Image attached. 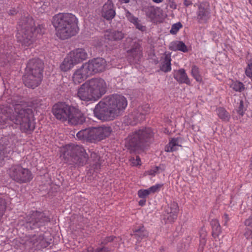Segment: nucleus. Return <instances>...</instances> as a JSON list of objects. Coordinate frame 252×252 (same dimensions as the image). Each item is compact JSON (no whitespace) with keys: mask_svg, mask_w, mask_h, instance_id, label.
<instances>
[{"mask_svg":"<svg viewBox=\"0 0 252 252\" xmlns=\"http://www.w3.org/2000/svg\"><path fill=\"white\" fill-rule=\"evenodd\" d=\"M206 239H200V245L202 247L206 244Z\"/></svg>","mask_w":252,"mask_h":252,"instance_id":"nucleus-54","label":"nucleus"},{"mask_svg":"<svg viewBox=\"0 0 252 252\" xmlns=\"http://www.w3.org/2000/svg\"><path fill=\"white\" fill-rule=\"evenodd\" d=\"M52 24L55 29L56 35L61 39H68L77 33L78 19L71 13H59L55 15Z\"/></svg>","mask_w":252,"mask_h":252,"instance_id":"nucleus-2","label":"nucleus"},{"mask_svg":"<svg viewBox=\"0 0 252 252\" xmlns=\"http://www.w3.org/2000/svg\"><path fill=\"white\" fill-rule=\"evenodd\" d=\"M8 13L9 15L14 16L17 14V11L15 8H12L10 9Z\"/></svg>","mask_w":252,"mask_h":252,"instance_id":"nucleus-52","label":"nucleus"},{"mask_svg":"<svg viewBox=\"0 0 252 252\" xmlns=\"http://www.w3.org/2000/svg\"><path fill=\"white\" fill-rule=\"evenodd\" d=\"M76 64L74 63L72 59L69 55L66 57L60 65V68L63 71H67L72 68Z\"/></svg>","mask_w":252,"mask_h":252,"instance_id":"nucleus-29","label":"nucleus"},{"mask_svg":"<svg viewBox=\"0 0 252 252\" xmlns=\"http://www.w3.org/2000/svg\"><path fill=\"white\" fill-rule=\"evenodd\" d=\"M160 169L161 170V167L160 166H156L154 168V169H153L150 171H148V172L149 175H155V174L156 173L158 172V171Z\"/></svg>","mask_w":252,"mask_h":252,"instance_id":"nucleus-46","label":"nucleus"},{"mask_svg":"<svg viewBox=\"0 0 252 252\" xmlns=\"http://www.w3.org/2000/svg\"><path fill=\"white\" fill-rule=\"evenodd\" d=\"M94 113L98 119L105 122L113 121L120 116L104 99L95 106Z\"/></svg>","mask_w":252,"mask_h":252,"instance_id":"nucleus-9","label":"nucleus"},{"mask_svg":"<svg viewBox=\"0 0 252 252\" xmlns=\"http://www.w3.org/2000/svg\"><path fill=\"white\" fill-rule=\"evenodd\" d=\"M112 131L110 126L91 127L80 130L76 136L80 140L95 142L108 137Z\"/></svg>","mask_w":252,"mask_h":252,"instance_id":"nucleus-6","label":"nucleus"},{"mask_svg":"<svg viewBox=\"0 0 252 252\" xmlns=\"http://www.w3.org/2000/svg\"><path fill=\"white\" fill-rule=\"evenodd\" d=\"M249 219H250L251 220H252V215L250 216Z\"/></svg>","mask_w":252,"mask_h":252,"instance_id":"nucleus-59","label":"nucleus"},{"mask_svg":"<svg viewBox=\"0 0 252 252\" xmlns=\"http://www.w3.org/2000/svg\"><path fill=\"white\" fill-rule=\"evenodd\" d=\"M212 226V235L214 238L218 237L221 233V227L217 220H212L211 221Z\"/></svg>","mask_w":252,"mask_h":252,"instance_id":"nucleus-31","label":"nucleus"},{"mask_svg":"<svg viewBox=\"0 0 252 252\" xmlns=\"http://www.w3.org/2000/svg\"><path fill=\"white\" fill-rule=\"evenodd\" d=\"M88 81L96 100L100 98L106 93L107 85L106 82L103 79L100 78H94Z\"/></svg>","mask_w":252,"mask_h":252,"instance_id":"nucleus-13","label":"nucleus"},{"mask_svg":"<svg viewBox=\"0 0 252 252\" xmlns=\"http://www.w3.org/2000/svg\"><path fill=\"white\" fill-rule=\"evenodd\" d=\"M104 99L119 116L122 114L127 105L126 98L120 94H113Z\"/></svg>","mask_w":252,"mask_h":252,"instance_id":"nucleus-10","label":"nucleus"},{"mask_svg":"<svg viewBox=\"0 0 252 252\" xmlns=\"http://www.w3.org/2000/svg\"><path fill=\"white\" fill-rule=\"evenodd\" d=\"M184 4L186 7H188L189 5H191L192 4V1L191 0H184Z\"/></svg>","mask_w":252,"mask_h":252,"instance_id":"nucleus-51","label":"nucleus"},{"mask_svg":"<svg viewBox=\"0 0 252 252\" xmlns=\"http://www.w3.org/2000/svg\"><path fill=\"white\" fill-rule=\"evenodd\" d=\"M150 105L146 104L138 107L137 111L140 115H146L150 112Z\"/></svg>","mask_w":252,"mask_h":252,"instance_id":"nucleus-37","label":"nucleus"},{"mask_svg":"<svg viewBox=\"0 0 252 252\" xmlns=\"http://www.w3.org/2000/svg\"><path fill=\"white\" fill-rule=\"evenodd\" d=\"M92 91L88 81H87L78 88L77 96L80 99L86 101L96 100Z\"/></svg>","mask_w":252,"mask_h":252,"instance_id":"nucleus-14","label":"nucleus"},{"mask_svg":"<svg viewBox=\"0 0 252 252\" xmlns=\"http://www.w3.org/2000/svg\"><path fill=\"white\" fill-rule=\"evenodd\" d=\"M67 121L72 125H81L85 122V117L81 111L73 107Z\"/></svg>","mask_w":252,"mask_h":252,"instance_id":"nucleus-21","label":"nucleus"},{"mask_svg":"<svg viewBox=\"0 0 252 252\" xmlns=\"http://www.w3.org/2000/svg\"><path fill=\"white\" fill-rule=\"evenodd\" d=\"M61 157L64 161L74 166H82L86 164L88 157L84 148L80 145L68 144L62 150Z\"/></svg>","mask_w":252,"mask_h":252,"instance_id":"nucleus-5","label":"nucleus"},{"mask_svg":"<svg viewBox=\"0 0 252 252\" xmlns=\"http://www.w3.org/2000/svg\"><path fill=\"white\" fill-rule=\"evenodd\" d=\"M127 53V59L130 63H138L143 56L142 48L138 43L134 42Z\"/></svg>","mask_w":252,"mask_h":252,"instance_id":"nucleus-15","label":"nucleus"},{"mask_svg":"<svg viewBox=\"0 0 252 252\" xmlns=\"http://www.w3.org/2000/svg\"><path fill=\"white\" fill-rule=\"evenodd\" d=\"M69 55L76 64L82 62L88 58L87 53L82 48H78L74 50Z\"/></svg>","mask_w":252,"mask_h":252,"instance_id":"nucleus-25","label":"nucleus"},{"mask_svg":"<svg viewBox=\"0 0 252 252\" xmlns=\"http://www.w3.org/2000/svg\"><path fill=\"white\" fill-rule=\"evenodd\" d=\"M155 3H160L163 1V0H152Z\"/></svg>","mask_w":252,"mask_h":252,"instance_id":"nucleus-57","label":"nucleus"},{"mask_svg":"<svg viewBox=\"0 0 252 252\" xmlns=\"http://www.w3.org/2000/svg\"><path fill=\"white\" fill-rule=\"evenodd\" d=\"M43 75H38L26 71L23 77L24 83L29 88L34 89L38 86L42 80Z\"/></svg>","mask_w":252,"mask_h":252,"instance_id":"nucleus-16","label":"nucleus"},{"mask_svg":"<svg viewBox=\"0 0 252 252\" xmlns=\"http://www.w3.org/2000/svg\"><path fill=\"white\" fill-rule=\"evenodd\" d=\"M91 157H96V161H94L93 163L92 168H93L95 172H97L98 171H99V169L101 168V161L100 160L99 157H97V156L95 153L92 154L91 155Z\"/></svg>","mask_w":252,"mask_h":252,"instance_id":"nucleus-39","label":"nucleus"},{"mask_svg":"<svg viewBox=\"0 0 252 252\" xmlns=\"http://www.w3.org/2000/svg\"><path fill=\"white\" fill-rule=\"evenodd\" d=\"M169 48L170 50L173 51H180L184 53H186L188 51L187 46L181 41L177 40L171 42Z\"/></svg>","mask_w":252,"mask_h":252,"instance_id":"nucleus-28","label":"nucleus"},{"mask_svg":"<svg viewBox=\"0 0 252 252\" xmlns=\"http://www.w3.org/2000/svg\"><path fill=\"white\" fill-rule=\"evenodd\" d=\"M249 2L251 3V4H252V0H249Z\"/></svg>","mask_w":252,"mask_h":252,"instance_id":"nucleus-58","label":"nucleus"},{"mask_svg":"<svg viewBox=\"0 0 252 252\" xmlns=\"http://www.w3.org/2000/svg\"><path fill=\"white\" fill-rule=\"evenodd\" d=\"M162 185L160 184H157L155 186H153L150 188H149L148 189L149 191V193H155L156 192L158 191L160 188L161 187Z\"/></svg>","mask_w":252,"mask_h":252,"instance_id":"nucleus-45","label":"nucleus"},{"mask_svg":"<svg viewBox=\"0 0 252 252\" xmlns=\"http://www.w3.org/2000/svg\"><path fill=\"white\" fill-rule=\"evenodd\" d=\"M19 102H13L14 112L9 116V119L15 124L19 125L23 132L32 131L35 128L32 110L27 107L22 101Z\"/></svg>","mask_w":252,"mask_h":252,"instance_id":"nucleus-3","label":"nucleus"},{"mask_svg":"<svg viewBox=\"0 0 252 252\" xmlns=\"http://www.w3.org/2000/svg\"><path fill=\"white\" fill-rule=\"evenodd\" d=\"M140 162H141L140 158H139V156H136V159H134V161L132 162V163L134 165H140L141 164Z\"/></svg>","mask_w":252,"mask_h":252,"instance_id":"nucleus-50","label":"nucleus"},{"mask_svg":"<svg viewBox=\"0 0 252 252\" xmlns=\"http://www.w3.org/2000/svg\"><path fill=\"white\" fill-rule=\"evenodd\" d=\"M132 235L134 236L138 241H140L142 239L148 236V232L146 228L143 226H142L138 228L135 229L133 230Z\"/></svg>","mask_w":252,"mask_h":252,"instance_id":"nucleus-30","label":"nucleus"},{"mask_svg":"<svg viewBox=\"0 0 252 252\" xmlns=\"http://www.w3.org/2000/svg\"><path fill=\"white\" fill-rule=\"evenodd\" d=\"M42 25L34 26V22L32 17L24 16L19 22L16 37L17 41L22 46L28 47L32 45L38 36L44 33Z\"/></svg>","mask_w":252,"mask_h":252,"instance_id":"nucleus-1","label":"nucleus"},{"mask_svg":"<svg viewBox=\"0 0 252 252\" xmlns=\"http://www.w3.org/2000/svg\"><path fill=\"white\" fill-rule=\"evenodd\" d=\"M10 178L17 183L22 184L30 182L33 176L28 168L23 167L21 164H14L8 170Z\"/></svg>","mask_w":252,"mask_h":252,"instance_id":"nucleus-8","label":"nucleus"},{"mask_svg":"<svg viewBox=\"0 0 252 252\" xmlns=\"http://www.w3.org/2000/svg\"><path fill=\"white\" fill-rule=\"evenodd\" d=\"M145 203H146V200L144 199V198H142V199L140 200L139 201V205L140 206H142L145 204Z\"/></svg>","mask_w":252,"mask_h":252,"instance_id":"nucleus-53","label":"nucleus"},{"mask_svg":"<svg viewBox=\"0 0 252 252\" xmlns=\"http://www.w3.org/2000/svg\"><path fill=\"white\" fill-rule=\"evenodd\" d=\"M135 26L137 29L140 30L141 31H143L145 29V27L142 26L141 24L139 23V21L137 23H135L134 24Z\"/></svg>","mask_w":252,"mask_h":252,"instance_id":"nucleus-49","label":"nucleus"},{"mask_svg":"<svg viewBox=\"0 0 252 252\" xmlns=\"http://www.w3.org/2000/svg\"><path fill=\"white\" fill-rule=\"evenodd\" d=\"M50 221V219L44 213L33 211L25 218V222L22 225L28 230H34L38 231L41 226Z\"/></svg>","mask_w":252,"mask_h":252,"instance_id":"nucleus-7","label":"nucleus"},{"mask_svg":"<svg viewBox=\"0 0 252 252\" xmlns=\"http://www.w3.org/2000/svg\"><path fill=\"white\" fill-rule=\"evenodd\" d=\"M224 220H225L224 224H226V223L227 222V221L229 220L228 215L227 214H225L224 215Z\"/></svg>","mask_w":252,"mask_h":252,"instance_id":"nucleus-55","label":"nucleus"},{"mask_svg":"<svg viewBox=\"0 0 252 252\" xmlns=\"http://www.w3.org/2000/svg\"><path fill=\"white\" fill-rule=\"evenodd\" d=\"M219 117L223 121L228 122L230 119V115L225 109L220 107L217 110Z\"/></svg>","mask_w":252,"mask_h":252,"instance_id":"nucleus-34","label":"nucleus"},{"mask_svg":"<svg viewBox=\"0 0 252 252\" xmlns=\"http://www.w3.org/2000/svg\"><path fill=\"white\" fill-rule=\"evenodd\" d=\"M122 238L120 237H116L113 235L107 236L102 239L101 244L102 245H107L108 243H112L110 247L109 248H112L115 249L116 247H119L120 246V242L122 241Z\"/></svg>","mask_w":252,"mask_h":252,"instance_id":"nucleus-26","label":"nucleus"},{"mask_svg":"<svg viewBox=\"0 0 252 252\" xmlns=\"http://www.w3.org/2000/svg\"><path fill=\"white\" fill-rule=\"evenodd\" d=\"M50 242L45 239L43 235L35 234L26 236L25 245L26 248L29 249H41L47 247Z\"/></svg>","mask_w":252,"mask_h":252,"instance_id":"nucleus-11","label":"nucleus"},{"mask_svg":"<svg viewBox=\"0 0 252 252\" xmlns=\"http://www.w3.org/2000/svg\"><path fill=\"white\" fill-rule=\"evenodd\" d=\"M126 17L128 20L131 23L134 24L139 21L137 17L134 16L129 11H127L126 13Z\"/></svg>","mask_w":252,"mask_h":252,"instance_id":"nucleus-41","label":"nucleus"},{"mask_svg":"<svg viewBox=\"0 0 252 252\" xmlns=\"http://www.w3.org/2000/svg\"><path fill=\"white\" fill-rule=\"evenodd\" d=\"M175 72L174 77L179 83H185L187 85H190L189 79L184 69H180Z\"/></svg>","mask_w":252,"mask_h":252,"instance_id":"nucleus-27","label":"nucleus"},{"mask_svg":"<svg viewBox=\"0 0 252 252\" xmlns=\"http://www.w3.org/2000/svg\"><path fill=\"white\" fill-rule=\"evenodd\" d=\"M43 63L41 60L34 59L29 61L26 71L38 75H43Z\"/></svg>","mask_w":252,"mask_h":252,"instance_id":"nucleus-20","label":"nucleus"},{"mask_svg":"<svg viewBox=\"0 0 252 252\" xmlns=\"http://www.w3.org/2000/svg\"><path fill=\"white\" fill-rule=\"evenodd\" d=\"M168 4L169 7L173 9H176L177 8V5L174 2V0H168Z\"/></svg>","mask_w":252,"mask_h":252,"instance_id":"nucleus-47","label":"nucleus"},{"mask_svg":"<svg viewBox=\"0 0 252 252\" xmlns=\"http://www.w3.org/2000/svg\"><path fill=\"white\" fill-rule=\"evenodd\" d=\"M251 220L250 219L247 220L245 222V224L248 226L250 225L251 223Z\"/></svg>","mask_w":252,"mask_h":252,"instance_id":"nucleus-56","label":"nucleus"},{"mask_svg":"<svg viewBox=\"0 0 252 252\" xmlns=\"http://www.w3.org/2000/svg\"><path fill=\"white\" fill-rule=\"evenodd\" d=\"M245 73L252 81V63H248L245 69Z\"/></svg>","mask_w":252,"mask_h":252,"instance_id":"nucleus-42","label":"nucleus"},{"mask_svg":"<svg viewBox=\"0 0 252 252\" xmlns=\"http://www.w3.org/2000/svg\"><path fill=\"white\" fill-rule=\"evenodd\" d=\"M210 17V12L207 8H205L203 4L198 6L196 12V20L199 23H205Z\"/></svg>","mask_w":252,"mask_h":252,"instance_id":"nucleus-24","label":"nucleus"},{"mask_svg":"<svg viewBox=\"0 0 252 252\" xmlns=\"http://www.w3.org/2000/svg\"><path fill=\"white\" fill-rule=\"evenodd\" d=\"M179 207L177 203L175 201L171 202L166 208L164 214V219L169 222H174L177 218Z\"/></svg>","mask_w":252,"mask_h":252,"instance_id":"nucleus-22","label":"nucleus"},{"mask_svg":"<svg viewBox=\"0 0 252 252\" xmlns=\"http://www.w3.org/2000/svg\"><path fill=\"white\" fill-rule=\"evenodd\" d=\"M245 111V109L244 106L243 101L242 100H240V104L237 110V111L238 114H239L241 116H243Z\"/></svg>","mask_w":252,"mask_h":252,"instance_id":"nucleus-44","label":"nucleus"},{"mask_svg":"<svg viewBox=\"0 0 252 252\" xmlns=\"http://www.w3.org/2000/svg\"><path fill=\"white\" fill-rule=\"evenodd\" d=\"M157 10L158 8L152 5L145 6L142 9L145 12L146 16L152 20L156 18Z\"/></svg>","mask_w":252,"mask_h":252,"instance_id":"nucleus-32","label":"nucleus"},{"mask_svg":"<svg viewBox=\"0 0 252 252\" xmlns=\"http://www.w3.org/2000/svg\"><path fill=\"white\" fill-rule=\"evenodd\" d=\"M92 74L89 68L85 63L75 71L73 75L72 79L75 84H79Z\"/></svg>","mask_w":252,"mask_h":252,"instance_id":"nucleus-19","label":"nucleus"},{"mask_svg":"<svg viewBox=\"0 0 252 252\" xmlns=\"http://www.w3.org/2000/svg\"><path fill=\"white\" fill-rule=\"evenodd\" d=\"M115 15L113 3L111 0H108L103 6L102 15L107 20H111L114 18Z\"/></svg>","mask_w":252,"mask_h":252,"instance_id":"nucleus-23","label":"nucleus"},{"mask_svg":"<svg viewBox=\"0 0 252 252\" xmlns=\"http://www.w3.org/2000/svg\"><path fill=\"white\" fill-rule=\"evenodd\" d=\"M182 25L180 22L174 24L171 27L170 32L172 34H175L182 27Z\"/></svg>","mask_w":252,"mask_h":252,"instance_id":"nucleus-40","label":"nucleus"},{"mask_svg":"<svg viewBox=\"0 0 252 252\" xmlns=\"http://www.w3.org/2000/svg\"><path fill=\"white\" fill-rule=\"evenodd\" d=\"M179 146L178 144V139L177 138H172L169 143L165 147V151L167 152H172L177 150V147Z\"/></svg>","mask_w":252,"mask_h":252,"instance_id":"nucleus-33","label":"nucleus"},{"mask_svg":"<svg viewBox=\"0 0 252 252\" xmlns=\"http://www.w3.org/2000/svg\"><path fill=\"white\" fill-rule=\"evenodd\" d=\"M72 107L64 102H59L53 106L52 112L57 119L64 122L69 118Z\"/></svg>","mask_w":252,"mask_h":252,"instance_id":"nucleus-12","label":"nucleus"},{"mask_svg":"<svg viewBox=\"0 0 252 252\" xmlns=\"http://www.w3.org/2000/svg\"><path fill=\"white\" fill-rule=\"evenodd\" d=\"M230 88L236 92H242L245 90V86L243 83L240 81H232L230 85Z\"/></svg>","mask_w":252,"mask_h":252,"instance_id":"nucleus-36","label":"nucleus"},{"mask_svg":"<svg viewBox=\"0 0 252 252\" xmlns=\"http://www.w3.org/2000/svg\"><path fill=\"white\" fill-rule=\"evenodd\" d=\"M171 58L170 56L166 55L164 58V61L160 67V69L164 72H167L171 70Z\"/></svg>","mask_w":252,"mask_h":252,"instance_id":"nucleus-35","label":"nucleus"},{"mask_svg":"<svg viewBox=\"0 0 252 252\" xmlns=\"http://www.w3.org/2000/svg\"><path fill=\"white\" fill-rule=\"evenodd\" d=\"M191 74L196 81L201 82L202 81V77L199 74V68L197 66H192L191 68Z\"/></svg>","mask_w":252,"mask_h":252,"instance_id":"nucleus-38","label":"nucleus"},{"mask_svg":"<svg viewBox=\"0 0 252 252\" xmlns=\"http://www.w3.org/2000/svg\"><path fill=\"white\" fill-rule=\"evenodd\" d=\"M86 63L92 74L103 71L106 66L105 60L101 58L94 59Z\"/></svg>","mask_w":252,"mask_h":252,"instance_id":"nucleus-17","label":"nucleus"},{"mask_svg":"<svg viewBox=\"0 0 252 252\" xmlns=\"http://www.w3.org/2000/svg\"><path fill=\"white\" fill-rule=\"evenodd\" d=\"M125 33L122 32L115 30H107L104 33V37L105 42L109 45H113L114 42H118L125 37Z\"/></svg>","mask_w":252,"mask_h":252,"instance_id":"nucleus-18","label":"nucleus"},{"mask_svg":"<svg viewBox=\"0 0 252 252\" xmlns=\"http://www.w3.org/2000/svg\"><path fill=\"white\" fill-rule=\"evenodd\" d=\"M207 236V232L206 231L202 229L200 232V239H206V237Z\"/></svg>","mask_w":252,"mask_h":252,"instance_id":"nucleus-48","label":"nucleus"},{"mask_svg":"<svg viewBox=\"0 0 252 252\" xmlns=\"http://www.w3.org/2000/svg\"><path fill=\"white\" fill-rule=\"evenodd\" d=\"M150 194L148 189H140L138 191V195L140 198H145Z\"/></svg>","mask_w":252,"mask_h":252,"instance_id":"nucleus-43","label":"nucleus"},{"mask_svg":"<svg viewBox=\"0 0 252 252\" xmlns=\"http://www.w3.org/2000/svg\"><path fill=\"white\" fill-rule=\"evenodd\" d=\"M154 135L150 127L135 130L126 139V147L131 151H135L150 143L153 140Z\"/></svg>","mask_w":252,"mask_h":252,"instance_id":"nucleus-4","label":"nucleus"}]
</instances>
